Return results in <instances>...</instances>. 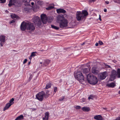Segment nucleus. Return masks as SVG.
<instances>
[{
	"instance_id": "f257e3e1",
	"label": "nucleus",
	"mask_w": 120,
	"mask_h": 120,
	"mask_svg": "<svg viewBox=\"0 0 120 120\" xmlns=\"http://www.w3.org/2000/svg\"><path fill=\"white\" fill-rule=\"evenodd\" d=\"M87 77L88 82L91 84L95 85L98 81L97 77L91 74H88Z\"/></svg>"
},
{
	"instance_id": "f03ea898",
	"label": "nucleus",
	"mask_w": 120,
	"mask_h": 120,
	"mask_svg": "<svg viewBox=\"0 0 120 120\" xmlns=\"http://www.w3.org/2000/svg\"><path fill=\"white\" fill-rule=\"evenodd\" d=\"M21 5L20 0H10L8 5L9 7L14 5L16 7H19L21 6Z\"/></svg>"
},
{
	"instance_id": "7ed1b4c3",
	"label": "nucleus",
	"mask_w": 120,
	"mask_h": 120,
	"mask_svg": "<svg viewBox=\"0 0 120 120\" xmlns=\"http://www.w3.org/2000/svg\"><path fill=\"white\" fill-rule=\"evenodd\" d=\"M76 79L80 82H82L84 81V78L82 73L80 71H77L75 76Z\"/></svg>"
},
{
	"instance_id": "20e7f679",
	"label": "nucleus",
	"mask_w": 120,
	"mask_h": 120,
	"mask_svg": "<svg viewBox=\"0 0 120 120\" xmlns=\"http://www.w3.org/2000/svg\"><path fill=\"white\" fill-rule=\"evenodd\" d=\"M33 22L35 26L38 27L40 26L41 25V22L40 18L38 16H35L33 18Z\"/></svg>"
},
{
	"instance_id": "39448f33",
	"label": "nucleus",
	"mask_w": 120,
	"mask_h": 120,
	"mask_svg": "<svg viewBox=\"0 0 120 120\" xmlns=\"http://www.w3.org/2000/svg\"><path fill=\"white\" fill-rule=\"evenodd\" d=\"M45 92L43 91L39 92L36 95V98L39 101H42L44 98Z\"/></svg>"
},
{
	"instance_id": "423d86ee",
	"label": "nucleus",
	"mask_w": 120,
	"mask_h": 120,
	"mask_svg": "<svg viewBox=\"0 0 120 120\" xmlns=\"http://www.w3.org/2000/svg\"><path fill=\"white\" fill-rule=\"evenodd\" d=\"M41 18L42 22L43 24H46L48 21L49 22H51V21L49 20V19L48 18L47 15L45 14H41Z\"/></svg>"
},
{
	"instance_id": "0eeeda50",
	"label": "nucleus",
	"mask_w": 120,
	"mask_h": 120,
	"mask_svg": "<svg viewBox=\"0 0 120 120\" xmlns=\"http://www.w3.org/2000/svg\"><path fill=\"white\" fill-rule=\"evenodd\" d=\"M62 16L60 14V28L66 27L68 26V21L67 19H65L64 18H63V19L61 20Z\"/></svg>"
},
{
	"instance_id": "6e6552de",
	"label": "nucleus",
	"mask_w": 120,
	"mask_h": 120,
	"mask_svg": "<svg viewBox=\"0 0 120 120\" xmlns=\"http://www.w3.org/2000/svg\"><path fill=\"white\" fill-rule=\"evenodd\" d=\"M27 30L31 31H33L35 29V27L33 23L28 22Z\"/></svg>"
},
{
	"instance_id": "1a4fd4ad",
	"label": "nucleus",
	"mask_w": 120,
	"mask_h": 120,
	"mask_svg": "<svg viewBox=\"0 0 120 120\" xmlns=\"http://www.w3.org/2000/svg\"><path fill=\"white\" fill-rule=\"evenodd\" d=\"M111 75H110L109 81H112L114 80L117 75V73L116 71L113 70L112 71Z\"/></svg>"
},
{
	"instance_id": "9d476101",
	"label": "nucleus",
	"mask_w": 120,
	"mask_h": 120,
	"mask_svg": "<svg viewBox=\"0 0 120 120\" xmlns=\"http://www.w3.org/2000/svg\"><path fill=\"white\" fill-rule=\"evenodd\" d=\"M27 23L28 22H23L22 23L20 26V28L22 30L24 31L26 29L27 30Z\"/></svg>"
},
{
	"instance_id": "9b49d317",
	"label": "nucleus",
	"mask_w": 120,
	"mask_h": 120,
	"mask_svg": "<svg viewBox=\"0 0 120 120\" xmlns=\"http://www.w3.org/2000/svg\"><path fill=\"white\" fill-rule=\"evenodd\" d=\"M84 17L80 11H77L76 14V18L78 21H79Z\"/></svg>"
},
{
	"instance_id": "f8f14e48",
	"label": "nucleus",
	"mask_w": 120,
	"mask_h": 120,
	"mask_svg": "<svg viewBox=\"0 0 120 120\" xmlns=\"http://www.w3.org/2000/svg\"><path fill=\"white\" fill-rule=\"evenodd\" d=\"M100 79H101L102 80L105 79L106 77L107 76V74L106 71H105L100 74Z\"/></svg>"
},
{
	"instance_id": "ddd939ff",
	"label": "nucleus",
	"mask_w": 120,
	"mask_h": 120,
	"mask_svg": "<svg viewBox=\"0 0 120 120\" xmlns=\"http://www.w3.org/2000/svg\"><path fill=\"white\" fill-rule=\"evenodd\" d=\"M91 71L93 73L96 75L98 74L99 72L97 70V68L95 67L92 68Z\"/></svg>"
},
{
	"instance_id": "4468645a",
	"label": "nucleus",
	"mask_w": 120,
	"mask_h": 120,
	"mask_svg": "<svg viewBox=\"0 0 120 120\" xmlns=\"http://www.w3.org/2000/svg\"><path fill=\"white\" fill-rule=\"evenodd\" d=\"M49 116V112H46L45 113V117L43 118L42 120H48Z\"/></svg>"
},
{
	"instance_id": "2eb2a0df",
	"label": "nucleus",
	"mask_w": 120,
	"mask_h": 120,
	"mask_svg": "<svg viewBox=\"0 0 120 120\" xmlns=\"http://www.w3.org/2000/svg\"><path fill=\"white\" fill-rule=\"evenodd\" d=\"M5 36L4 35H1L0 36V41L4 42L5 41Z\"/></svg>"
},
{
	"instance_id": "dca6fc26",
	"label": "nucleus",
	"mask_w": 120,
	"mask_h": 120,
	"mask_svg": "<svg viewBox=\"0 0 120 120\" xmlns=\"http://www.w3.org/2000/svg\"><path fill=\"white\" fill-rule=\"evenodd\" d=\"M94 118L95 119L97 120H103L102 116L100 115L96 116Z\"/></svg>"
},
{
	"instance_id": "f3484780",
	"label": "nucleus",
	"mask_w": 120,
	"mask_h": 120,
	"mask_svg": "<svg viewBox=\"0 0 120 120\" xmlns=\"http://www.w3.org/2000/svg\"><path fill=\"white\" fill-rule=\"evenodd\" d=\"M87 68H85L83 69V73H88L90 70V69L88 67H87Z\"/></svg>"
},
{
	"instance_id": "a211bd4d",
	"label": "nucleus",
	"mask_w": 120,
	"mask_h": 120,
	"mask_svg": "<svg viewBox=\"0 0 120 120\" xmlns=\"http://www.w3.org/2000/svg\"><path fill=\"white\" fill-rule=\"evenodd\" d=\"M50 62V60L49 59L45 60L43 63V66H47Z\"/></svg>"
},
{
	"instance_id": "6ab92c4d",
	"label": "nucleus",
	"mask_w": 120,
	"mask_h": 120,
	"mask_svg": "<svg viewBox=\"0 0 120 120\" xmlns=\"http://www.w3.org/2000/svg\"><path fill=\"white\" fill-rule=\"evenodd\" d=\"M107 86L109 87L113 88L115 86V84L114 83L112 82L110 83L107 84Z\"/></svg>"
},
{
	"instance_id": "aec40b11",
	"label": "nucleus",
	"mask_w": 120,
	"mask_h": 120,
	"mask_svg": "<svg viewBox=\"0 0 120 120\" xmlns=\"http://www.w3.org/2000/svg\"><path fill=\"white\" fill-rule=\"evenodd\" d=\"M11 104H10L9 103H8L5 106L3 110L4 111H5L6 110H7L9 108V107L11 105Z\"/></svg>"
},
{
	"instance_id": "412c9836",
	"label": "nucleus",
	"mask_w": 120,
	"mask_h": 120,
	"mask_svg": "<svg viewBox=\"0 0 120 120\" xmlns=\"http://www.w3.org/2000/svg\"><path fill=\"white\" fill-rule=\"evenodd\" d=\"M82 109L83 111H85L86 112L88 111H89L90 110V108L88 107H84L82 108Z\"/></svg>"
},
{
	"instance_id": "4be33fe9",
	"label": "nucleus",
	"mask_w": 120,
	"mask_h": 120,
	"mask_svg": "<svg viewBox=\"0 0 120 120\" xmlns=\"http://www.w3.org/2000/svg\"><path fill=\"white\" fill-rule=\"evenodd\" d=\"M11 17L13 19H14L15 18L17 19L19 18V17L15 14H12L11 15Z\"/></svg>"
},
{
	"instance_id": "5701e85b",
	"label": "nucleus",
	"mask_w": 120,
	"mask_h": 120,
	"mask_svg": "<svg viewBox=\"0 0 120 120\" xmlns=\"http://www.w3.org/2000/svg\"><path fill=\"white\" fill-rule=\"evenodd\" d=\"M24 119V116L22 115H20V116H18L15 119V120H20L22 119Z\"/></svg>"
},
{
	"instance_id": "b1692460",
	"label": "nucleus",
	"mask_w": 120,
	"mask_h": 120,
	"mask_svg": "<svg viewBox=\"0 0 120 120\" xmlns=\"http://www.w3.org/2000/svg\"><path fill=\"white\" fill-rule=\"evenodd\" d=\"M82 14L84 15V16H83L84 17V16H86L87 15H88V12L86 10H83L82 11Z\"/></svg>"
},
{
	"instance_id": "393cba45",
	"label": "nucleus",
	"mask_w": 120,
	"mask_h": 120,
	"mask_svg": "<svg viewBox=\"0 0 120 120\" xmlns=\"http://www.w3.org/2000/svg\"><path fill=\"white\" fill-rule=\"evenodd\" d=\"M14 99L13 98H12L9 101V103H8L12 105L14 103Z\"/></svg>"
},
{
	"instance_id": "a878e982",
	"label": "nucleus",
	"mask_w": 120,
	"mask_h": 120,
	"mask_svg": "<svg viewBox=\"0 0 120 120\" xmlns=\"http://www.w3.org/2000/svg\"><path fill=\"white\" fill-rule=\"evenodd\" d=\"M51 27L52 28L55 29L56 30H58L59 29V28L58 27L52 25H51Z\"/></svg>"
},
{
	"instance_id": "bb28decb",
	"label": "nucleus",
	"mask_w": 120,
	"mask_h": 120,
	"mask_svg": "<svg viewBox=\"0 0 120 120\" xmlns=\"http://www.w3.org/2000/svg\"><path fill=\"white\" fill-rule=\"evenodd\" d=\"M44 95V97L45 98H47L49 96L50 94H48V93L47 92H46V94L45 93Z\"/></svg>"
},
{
	"instance_id": "cd10ccee",
	"label": "nucleus",
	"mask_w": 120,
	"mask_h": 120,
	"mask_svg": "<svg viewBox=\"0 0 120 120\" xmlns=\"http://www.w3.org/2000/svg\"><path fill=\"white\" fill-rule=\"evenodd\" d=\"M51 87V83H48L46 84V86L45 87V88L46 89H47Z\"/></svg>"
},
{
	"instance_id": "c85d7f7f",
	"label": "nucleus",
	"mask_w": 120,
	"mask_h": 120,
	"mask_svg": "<svg viewBox=\"0 0 120 120\" xmlns=\"http://www.w3.org/2000/svg\"><path fill=\"white\" fill-rule=\"evenodd\" d=\"M117 77L120 78V69L118 68L117 69Z\"/></svg>"
},
{
	"instance_id": "c756f323",
	"label": "nucleus",
	"mask_w": 120,
	"mask_h": 120,
	"mask_svg": "<svg viewBox=\"0 0 120 120\" xmlns=\"http://www.w3.org/2000/svg\"><path fill=\"white\" fill-rule=\"evenodd\" d=\"M54 8V7L53 6H50L48 8H46V9L47 10H49L52 9Z\"/></svg>"
},
{
	"instance_id": "7c9ffc66",
	"label": "nucleus",
	"mask_w": 120,
	"mask_h": 120,
	"mask_svg": "<svg viewBox=\"0 0 120 120\" xmlns=\"http://www.w3.org/2000/svg\"><path fill=\"white\" fill-rule=\"evenodd\" d=\"M66 12V11L64 9L60 8V13H65Z\"/></svg>"
},
{
	"instance_id": "2f4dec72",
	"label": "nucleus",
	"mask_w": 120,
	"mask_h": 120,
	"mask_svg": "<svg viewBox=\"0 0 120 120\" xmlns=\"http://www.w3.org/2000/svg\"><path fill=\"white\" fill-rule=\"evenodd\" d=\"M36 53V52H32L30 55L31 56L34 57L35 56H36V55L35 54Z\"/></svg>"
},
{
	"instance_id": "473e14b6",
	"label": "nucleus",
	"mask_w": 120,
	"mask_h": 120,
	"mask_svg": "<svg viewBox=\"0 0 120 120\" xmlns=\"http://www.w3.org/2000/svg\"><path fill=\"white\" fill-rule=\"evenodd\" d=\"M57 90V88L56 87H55L54 88V91L53 92V93L54 94L56 92Z\"/></svg>"
},
{
	"instance_id": "72a5a7b5",
	"label": "nucleus",
	"mask_w": 120,
	"mask_h": 120,
	"mask_svg": "<svg viewBox=\"0 0 120 120\" xmlns=\"http://www.w3.org/2000/svg\"><path fill=\"white\" fill-rule=\"evenodd\" d=\"M30 0H23V1L24 2H27V3H29L30 1Z\"/></svg>"
},
{
	"instance_id": "f704fd0d",
	"label": "nucleus",
	"mask_w": 120,
	"mask_h": 120,
	"mask_svg": "<svg viewBox=\"0 0 120 120\" xmlns=\"http://www.w3.org/2000/svg\"><path fill=\"white\" fill-rule=\"evenodd\" d=\"M15 22V19H13V20H12L9 23L10 24H11V23H14Z\"/></svg>"
},
{
	"instance_id": "c9c22d12",
	"label": "nucleus",
	"mask_w": 120,
	"mask_h": 120,
	"mask_svg": "<svg viewBox=\"0 0 120 120\" xmlns=\"http://www.w3.org/2000/svg\"><path fill=\"white\" fill-rule=\"evenodd\" d=\"M65 98L64 96L62 97L60 99V101L65 100Z\"/></svg>"
},
{
	"instance_id": "e433bc0d",
	"label": "nucleus",
	"mask_w": 120,
	"mask_h": 120,
	"mask_svg": "<svg viewBox=\"0 0 120 120\" xmlns=\"http://www.w3.org/2000/svg\"><path fill=\"white\" fill-rule=\"evenodd\" d=\"M88 98L89 99H93L94 98V97L92 95H90L89 97Z\"/></svg>"
},
{
	"instance_id": "4c0bfd02",
	"label": "nucleus",
	"mask_w": 120,
	"mask_h": 120,
	"mask_svg": "<svg viewBox=\"0 0 120 120\" xmlns=\"http://www.w3.org/2000/svg\"><path fill=\"white\" fill-rule=\"evenodd\" d=\"M60 16L59 15L57 18V19L58 21V22L59 23V26H60V22L59 21V19H60Z\"/></svg>"
},
{
	"instance_id": "58836bf2",
	"label": "nucleus",
	"mask_w": 120,
	"mask_h": 120,
	"mask_svg": "<svg viewBox=\"0 0 120 120\" xmlns=\"http://www.w3.org/2000/svg\"><path fill=\"white\" fill-rule=\"evenodd\" d=\"M6 0H0V3H4L5 2Z\"/></svg>"
},
{
	"instance_id": "ea45409f",
	"label": "nucleus",
	"mask_w": 120,
	"mask_h": 120,
	"mask_svg": "<svg viewBox=\"0 0 120 120\" xmlns=\"http://www.w3.org/2000/svg\"><path fill=\"white\" fill-rule=\"evenodd\" d=\"M24 10L25 11H29V8L28 7H25L24 8Z\"/></svg>"
},
{
	"instance_id": "a19ab883",
	"label": "nucleus",
	"mask_w": 120,
	"mask_h": 120,
	"mask_svg": "<svg viewBox=\"0 0 120 120\" xmlns=\"http://www.w3.org/2000/svg\"><path fill=\"white\" fill-rule=\"evenodd\" d=\"M81 108V107L79 106H77L75 107V108L76 109H79Z\"/></svg>"
},
{
	"instance_id": "79ce46f5",
	"label": "nucleus",
	"mask_w": 120,
	"mask_h": 120,
	"mask_svg": "<svg viewBox=\"0 0 120 120\" xmlns=\"http://www.w3.org/2000/svg\"><path fill=\"white\" fill-rule=\"evenodd\" d=\"M98 43L100 45H102L103 44V43L101 41H99Z\"/></svg>"
},
{
	"instance_id": "37998d69",
	"label": "nucleus",
	"mask_w": 120,
	"mask_h": 120,
	"mask_svg": "<svg viewBox=\"0 0 120 120\" xmlns=\"http://www.w3.org/2000/svg\"><path fill=\"white\" fill-rule=\"evenodd\" d=\"M105 68H110V66L108 65H107L105 64Z\"/></svg>"
},
{
	"instance_id": "c03bdc74",
	"label": "nucleus",
	"mask_w": 120,
	"mask_h": 120,
	"mask_svg": "<svg viewBox=\"0 0 120 120\" xmlns=\"http://www.w3.org/2000/svg\"><path fill=\"white\" fill-rule=\"evenodd\" d=\"M27 61V59H25L24 61L23 62V64H25L26 63Z\"/></svg>"
},
{
	"instance_id": "a18cd8bd",
	"label": "nucleus",
	"mask_w": 120,
	"mask_h": 120,
	"mask_svg": "<svg viewBox=\"0 0 120 120\" xmlns=\"http://www.w3.org/2000/svg\"><path fill=\"white\" fill-rule=\"evenodd\" d=\"M56 11L59 14L60 13V8L57 9Z\"/></svg>"
},
{
	"instance_id": "49530a36",
	"label": "nucleus",
	"mask_w": 120,
	"mask_h": 120,
	"mask_svg": "<svg viewBox=\"0 0 120 120\" xmlns=\"http://www.w3.org/2000/svg\"><path fill=\"white\" fill-rule=\"evenodd\" d=\"M95 1V0H89L88 1L89 3H91L92 2H94Z\"/></svg>"
},
{
	"instance_id": "de8ad7c7",
	"label": "nucleus",
	"mask_w": 120,
	"mask_h": 120,
	"mask_svg": "<svg viewBox=\"0 0 120 120\" xmlns=\"http://www.w3.org/2000/svg\"><path fill=\"white\" fill-rule=\"evenodd\" d=\"M4 42H1L0 43V45L1 46H3V45H4Z\"/></svg>"
},
{
	"instance_id": "09e8293b",
	"label": "nucleus",
	"mask_w": 120,
	"mask_h": 120,
	"mask_svg": "<svg viewBox=\"0 0 120 120\" xmlns=\"http://www.w3.org/2000/svg\"><path fill=\"white\" fill-rule=\"evenodd\" d=\"M99 19L100 21H101V15H99Z\"/></svg>"
},
{
	"instance_id": "8fccbe9b",
	"label": "nucleus",
	"mask_w": 120,
	"mask_h": 120,
	"mask_svg": "<svg viewBox=\"0 0 120 120\" xmlns=\"http://www.w3.org/2000/svg\"><path fill=\"white\" fill-rule=\"evenodd\" d=\"M105 3L107 4H108L109 3V2L108 1H106L105 2Z\"/></svg>"
},
{
	"instance_id": "3c124183",
	"label": "nucleus",
	"mask_w": 120,
	"mask_h": 120,
	"mask_svg": "<svg viewBox=\"0 0 120 120\" xmlns=\"http://www.w3.org/2000/svg\"><path fill=\"white\" fill-rule=\"evenodd\" d=\"M98 45V43L97 42L96 44H95V45L96 46H97Z\"/></svg>"
},
{
	"instance_id": "603ef678",
	"label": "nucleus",
	"mask_w": 120,
	"mask_h": 120,
	"mask_svg": "<svg viewBox=\"0 0 120 120\" xmlns=\"http://www.w3.org/2000/svg\"><path fill=\"white\" fill-rule=\"evenodd\" d=\"M107 11V10L105 8L104 9V11L105 12H106Z\"/></svg>"
},
{
	"instance_id": "864d4df0",
	"label": "nucleus",
	"mask_w": 120,
	"mask_h": 120,
	"mask_svg": "<svg viewBox=\"0 0 120 120\" xmlns=\"http://www.w3.org/2000/svg\"><path fill=\"white\" fill-rule=\"evenodd\" d=\"M85 44V42H84L82 44H81V45H84Z\"/></svg>"
},
{
	"instance_id": "5fc2aeb1",
	"label": "nucleus",
	"mask_w": 120,
	"mask_h": 120,
	"mask_svg": "<svg viewBox=\"0 0 120 120\" xmlns=\"http://www.w3.org/2000/svg\"><path fill=\"white\" fill-rule=\"evenodd\" d=\"M34 2H32L31 3V4L32 5H34Z\"/></svg>"
},
{
	"instance_id": "6e6d98bb",
	"label": "nucleus",
	"mask_w": 120,
	"mask_h": 120,
	"mask_svg": "<svg viewBox=\"0 0 120 120\" xmlns=\"http://www.w3.org/2000/svg\"><path fill=\"white\" fill-rule=\"evenodd\" d=\"M102 109H104L105 110H106L107 109V108H102Z\"/></svg>"
},
{
	"instance_id": "4d7b16f0",
	"label": "nucleus",
	"mask_w": 120,
	"mask_h": 120,
	"mask_svg": "<svg viewBox=\"0 0 120 120\" xmlns=\"http://www.w3.org/2000/svg\"><path fill=\"white\" fill-rule=\"evenodd\" d=\"M32 56H30V57L29 58V59L30 60H31L32 59Z\"/></svg>"
},
{
	"instance_id": "13d9d810",
	"label": "nucleus",
	"mask_w": 120,
	"mask_h": 120,
	"mask_svg": "<svg viewBox=\"0 0 120 120\" xmlns=\"http://www.w3.org/2000/svg\"><path fill=\"white\" fill-rule=\"evenodd\" d=\"M114 2L116 3L117 2L116 1V0H114Z\"/></svg>"
},
{
	"instance_id": "bf43d9fd",
	"label": "nucleus",
	"mask_w": 120,
	"mask_h": 120,
	"mask_svg": "<svg viewBox=\"0 0 120 120\" xmlns=\"http://www.w3.org/2000/svg\"><path fill=\"white\" fill-rule=\"evenodd\" d=\"M118 93L119 94H120V90L118 92Z\"/></svg>"
},
{
	"instance_id": "052dcab7",
	"label": "nucleus",
	"mask_w": 120,
	"mask_h": 120,
	"mask_svg": "<svg viewBox=\"0 0 120 120\" xmlns=\"http://www.w3.org/2000/svg\"><path fill=\"white\" fill-rule=\"evenodd\" d=\"M30 62H29L28 63V64H30Z\"/></svg>"
},
{
	"instance_id": "680f3d73",
	"label": "nucleus",
	"mask_w": 120,
	"mask_h": 120,
	"mask_svg": "<svg viewBox=\"0 0 120 120\" xmlns=\"http://www.w3.org/2000/svg\"><path fill=\"white\" fill-rule=\"evenodd\" d=\"M40 64H42V63H41H41H40Z\"/></svg>"
},
{
	"instance_id": "e2e57ef3",
	"label": "nucleus",
	"mask_w": 120,
	"mask_h": 120,
	"mask_svg": "<svg viewBox=\"0 0 120 120\" xmlns=\"http://www.w3.org/2000/svg\"><path fill=\"white\" fill-rule=\"evenodd\" d=\"M114 62H115V61H114Z\"/></svg>"
}]
</instances>
